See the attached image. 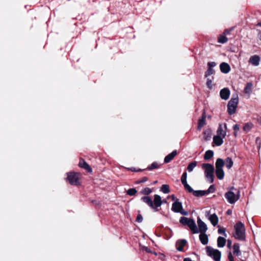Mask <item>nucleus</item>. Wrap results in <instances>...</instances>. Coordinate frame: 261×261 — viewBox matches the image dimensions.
Instances as JSON below:
<instances>
[{"mask_svg":"<svg viewBox=\"0 0 261 261\" xmlns=\"http://www.w3.org/2000/svg\"><path fill=\"white\" fill-rule=\"evenodd\" d=\"M197 224L199 227L198 232H200L201 233H205L207 230V226L199 217L197 218Z\"/></svg>","mask_w":261,"mask_h":261,"instance_id":"11","label":"nucleus"},{"mask_svg":"<svg viewBox=\"0 0 261 261\" xmlns=\"http://www.w3.org/2000/svg\"><path fill=\"white\" fill-rule=\"evenodd\" d=\"M181 209H182V205L181 202L176 201L172 203L171 210L173 212L178 213Z\"/></svg>","mask_w":261,"mask_h":261,"instance_id":"14","label":"nucleus"},{"mask_svg":"<svg viewBox=\"0 0 261 261\" xmlns=\"http://www.w3.org/2000/svg\"><path fill=\"white\" fill-rule=\"evenodd\" d=\"M199 240L201 243L204 245H206L208 242V236L205 233H200L199 234Z\"/></svg>","mask_w":261,"mask_h":261,"instance_id":"25","label":"nucleus"},{"mask_svg":"<svg viewBox=\"0 0 261 261\" xmlns=\"http://www.w3.org/2000/svg\"><path fill=\"white\" fill-rule=\"evenodd\" d=\"M228 41V39L223 35H221L218 38V42L220 43H225Z\"/></svg>","mask_w":261,"mask_h":261,"instance_id":"35","label":"nucleus"},{"mask_svg":"<svg viewBox=\"0 0 261 261\" xmlns=\"http://www.w3.org/2000/svg\"><path fill=\"white\" fill-rule=\"evenodd\" d=\"M237 133H238V132H234V136H237Z\"/></svg>","mask_w":261,"mask_h":261,"instance_id":"56","label":"nucleus"},{"mask_svg":"<svg viewBox=\"0 0 261 261\" xmlns=\"http://www.w3.org/2000/svg\"><path fill=\"white\" fill-rule=\"evenodd\" d=\"M216 66V63L215 62H209L207 63L208 69L205 72L204 76L205 77L212 75L215 73L213 67Z\"/></svg>","mask_w":261,"mask_h":261,"instance_id":"10","label":"nucleus"},{"mask_svg":"<svg viewBox=\"0 0 261 261\" xmlns=\"http://www.w3.org/2000/svg\"><path fill=\"white\" fill-rule=\"evenodd\" d=\"M224 165V161L222 159L218 158L217 159L215 163L216 169H223Z\"/></svg>","mask_w":261,"mask_h":261,"instance_id":"27","label":"nucleus"},{"mask_svg":"<svg viewBox=\"0 0 261 261\" xmlns=\"http://www.w3.org/2000/svg\"><path fill=\"white\" fill-rule=\"evenodd\" d=\"M161 191L165 193L168 194L170 192L169 186L168 185L165 184L163 185L161 188Z\"/></svg>","mask_w":261,"mask_h":261,"instance_id":"33","label":"nucleus"},{"mask_svg":"<svg viewBox=\"0 0 261 261\" xmlns=\"http://www.w3.org/2000/svg\"><path fill=\"white\" fill-rule=\"evenodd\" d=\"M145 251H146L147 252H151V251H150V249H149V248H147V247H145Z\"/></svg>","mask_w":261,"mask_h":261,"instance_id":"52","label":"nucleus"},{"mask_svg":"<svg viewBox=\"0 0 261 261\" xmlns=\"http://www.w3.org/2000/svg\"><path fill=\"white\" fill-rule=\"evenodd\" d=\"M179 222L184 225H187L190 228L193 233H198V228H197L195 221L193 219L182 217L179 219Z\"/></svg>","mask_w":261,"mask_h":261,"instance_id":"2","label":"nucleus"},{"mask_svg":"<svg viewBox=\"0 0 261 261\" xmlns=\"http://www.w3.org/2000/svg\"><path fill=\"white\" fill-rule=\"evenodd\" d=\"M139 171H140V169H139V170H137V172H138Z\"/></svg>","mask_w":261,"mask_h":261,"instance_id":"60","label":"nucleus"},{"mask_svg":"<svg viewBox=\"0 0 261 261\" xmlns=\"http://www.w3.org/2000/svg\"><path fill=\"white\" fill-rule=\"evenodd\" d=\"M139 171H140V169H139V170H137V172H138Z\"/></svg>","mask_w":261,"mask_h":261,"instance_id":"61","label":"nucleus"},{"mask_svg":"<svg viewBox=\"0 0 261 261\" xmlns=\"http://www.w3.org/2000/svg\"><path fill=\"white\" fill-rule=\"evenodd\" d=\"M171 197H172V200H174L175 199V198H175V196H174V195H172L171 196Z\"/></svg>","mask_w":261,"mask_h":261,"instance_id":"53","label":"nucleus"},{"mask_svg":"<svg viewBox=\"0 0 261 261\" xmlns=\"http://www.w3.org/2000/svg\"><path fill=\"white\" fill-rule=\"evenodd\" d=\"M254 126V125L251 122H248L245 124L243 126V130L245 132H249Z\"/></svg>","mask_w":261,"mask_h":261,"instance_id":"30","label":"nucleus"},{"mask_svg":"<svg viewBox=\"0 0 261 261\" xmlns=\"http://www.w3.org/2000/svg\"><path fill=\"white\" fill-rule=\"evenodd\" d=\"M197 165V162L196 161L193 162L191 163H190L188 167H187V170L189 172H192L194 168Z\"/></svg>","mask_w":261,"mask_h":261,"instance_id":"34","label":"nucleus"},{"mask_svg":"<svg viewBox=\"0 0 261 261\" xmlns=\"http://www.w3.org/2000/svg\"><path fill=\"white\" fill-rule=\"evenodd\" d=\"M141 200L146 203L148 205H149L151 208H154V206L153 204V201L152 199L149 196H143L141 198Z\"/></svg>","mask_w":261,"mask_h":261,"instance_id":"21","label":"nucleus"},{"mask_svg":"<svg viewBox=\"0 0 261 261\" xmlns=\"http://www.w3.org/2000/svg\"><path fill=\"white\" fill-rule=\"evenodd\" d=\"M224 163H225L226 168L228 169H230L233 165V162L231 158L230 157H227L225 159Z\"/></svg>","mask_w":261,"mask_h":261,"instance_id":"29","label":"nucleus"},{"mask_svg":"<svg viewBox=\"0 0 261 261\" xmlns=\"http://www.w3.org/2000/svg\"><path fill=\"white\" fill-rule=\"evenodd\" d=\"M206 86L207 87V88L210 89H212L213 87H212V80L210 79H207V81H206Z\"/></svg>","mask_w":261,"mask_h":261,"instance_id":"43","label":"nucleus"},{"mask_svg":"<svg viewBox=\"0 0 261 261\" xmlns=\"http://www.w3.org/2000/svg\"><path fill=\"white\" fill-rule=\"evenodd\" d=\"M193 194L196 197H200L206 195L205 190H194Z\"/></svg>","mask_w":261,"mask_h":261,"instance_id":"32","label":"nucleus"},{"mask_svg":"<svg viewBox=\"0 0 261 261\" xmlns=\"http://www.w3.org/2000/svg\"><path fill=\"white\" fill-rule=\"evenodd\" d=\"M228 258L229 261H234L232 253L231 252H229L228 253Z\"/></svg>","mask_w":261,"mask_h":261,"instance_id":"48","label":"nucleus"},{"mask_svg":"<svg viewBox=\"0 0 261 261\" xmlns=\"http://www.w3.org/2000/svg\"><path fill=\"white\" fill-rule=\"evenodd\" d=\"M139 171H140V169H139V170H137V172H138Z\"/></svg>","mask_w":261,"mask_h":261,"instance_id":"59","label":"nucleus"},{"mask_svg":"<svg viewBox=\"0 0 261 261\" xmlns=\"http://www.w3.org/2000/svg\"><path fill=\"white\" fill-rule=\"evenodd\" d=\"M178 213H180L181 215L184 216H187L188 215V212L185 210H184L183 208L181 209V210H180V212H178Z\"/></svg>","mask_w":261,"mask_h":261,"instance_id":"49","label":"nucleus"},{"mask_svg":"<svg viewBox=\"0 0 261 261\" xmlns=\"http://www.w3.org/2000/svg\"><path fill=\"white\" fill-rule=\"evenodd\" d=\"M224 138V137L217 135L213 137V142L217 146H221L223 143Z\"/></svg>","mask_w":261,"mask_h":261,"instance_id":"18","label":"nucleus"},{"mask_svg":"<svg viewBox=\"0 0 261 261\" xmlns=\"http://www.w3.org/2000/svg\"><path fill=\"white\" fill-rule=\"evenodd\" d=\"M231 241L228 240V241H227V247L230 248L231 247Z\"/></svg>","mask_w":261,"mask_h":261,"instance_id":"51","label":"nucleus"},{"mask_svg":"<svg viewBox=\"0 0 261 261\" xmlns=\"http://www.w3.org/2000/svg\"><path fill=\"white\" fill-rule=\"evenodd\" d=\"M202 167L204 169V174L207 180L210 183H212L214 181V168L213 166L208 163L203 164Z\"/></svg>","mask_w":261,"mask_h":261,"instance_id":"4","label":"nucleus"},{"mask_svg":"<svg viewBox=\"0 0 261 261\" xmlns=\"http://www.w3.org/2000/svg\"><path fill=\"white\" fill-rule=\"evenodd\" d=\"M233 129L234 132H238L240 129V126L238 124H235L233 126Z\"/></svg>","mask_w":261,"mask_h":261,"instance_id":"50","label":"nucleus"},{"mask_svg":"<svg viewBox=\"0 0 261 261\" xmlns=\"http://www.w3.org/2000/svg\"><path fill=\"white\" fill-rule=\"evenodd\" d=\"M219 229H218V233L219 234H223L225 237H226V234L225 233V229L224 228H221L219 226H218Z\"/></svg>","mask_w":261,"mask_h":261,"instance_id":"42","label":"nucleus"},{"mask_svg":"<svg viewBox=\"0 0 261 261\" xmlns=\"http://www.w3.org/2000/svg\"><path fill=\"white\" fill-rule=\"evenodd\" d=\"M152 191L149 188H145L144 189H143L141 192V193L143 194H144V195H149V194H150L151 193Z\"/></svg>","mask_w":261,"mask_h":261,"instance_id":"40","label":"nucleus"},{"mask_svg":"<svg viewBox=\"0 0 261 261\" xmlns=\"http://www.w3.org/2000/svg\"><path fill=\"white\" fill-rule=\"evenodd\" d=\"M79 165L80 167L87 170L89 172H92V170L90 166L83 160H81Z\"/></svg>","mask_w":261,"mask_h":261,"instance_id":"20","label":"nucleus"},{"mask_svg":"<svg viewBox=\"0 0 261 261\" xmlns=\"http://www.w3.org/2000/svg\"><path fill=\"white\" fill-rule=\"evenodd\" d=\"M220 69L222 73L226 74L230 71V67L228 63L223 62L220 65Z\"/></svg>","mask_w":261,"mask_h":261,"instance_id":"15","label":"nucleus"},{"mask_svg":"<svg viewBox=\"0 0 261 261\" xmlns=\"http://www.w3.org/2000/svg\"><path fill=\"white\" fill-rule=\"evenodd\" d=\"M137 192L135 188H130L127 190V194L129 196H133L136 194Z\"/></svg>","mask_w":261,"mask_h":261,"instance_id":"37","label":"nucleus"},{"mask_svg":"<svg viewBox=\"0 0 261 261\" xmlns=\"http://www.w3.org/2000/svg\"><path fill=\"white\" fill-rule=\"evenodd\" d=\"M234 238L240 241L245 239V228L244 225L241 222H238L234 225Z\"/></svg>","mask_w":261,"mask_h":261,"instance_id":"1","label":"nucleus"},{"mask_svg":"<svg viewBox=\"0 0 261 261\" xmlns=\"http://www.w3.org/2000/svg\"><path fill=\"white\" fill-rule=\"evenodd\" d=\"M233 254L237 256L241 255L242 253L240 250V245L238 243H234L232 247Z\"/></svg>","mask_w":261,"mask_h":261,"instance_id":"23","label":"nucleus"},{"mask_svg":"<svg viewBox=\"0 0 261 261\" xmlns=\"http://www.w3.org/2000/svg\"><path fill=\"white\" fill-rule=\"evenodd\" d=\"M249 61L253 65L257 66L259 64L260 57L257 55L252 56L250 57Z\"/></svg>","mask_w":261,"mask_h":261,"instance_id":"17","label":"nucleus"},{"mask_svg":"<svg viewBox=\"0 0 261 261\" xmlns=\"http://www.w3.org/2000/svg\"><path fill=\"white\" fill-rule=\"evenodd\" d=\"M214 155V152L211 150H207L204 155V159L205 160H208L211 159Z\"/></svg>","mask_w":261,"mask_h":261,"instance_id":"31","label":"nucleus"},{"mask_svg":"<svg viewBox=\"0 0 261 261\" xmlns=\"http://www.w3.org/2000/svg\"><path fill=\"white\" fill-rule=\"evenodd\" d=\"M215 191V188L214 185H211L207 190H205L206 194H208L211 193H213Z\"/></svg>","mask_w":261,"mask_h":261,"instance_id":"41","label":"nucleus"},{"mask_svg":"<svg viewBox=\"0 0 261 261\" xmlns=\"http://www.w3.org/2000/svg\"><path fill=\"white\" fill-rule=\"evenodd\" d=\"M230 213H231V211H230V210H228V211H227V214L228 215L230 214Z\"/></svg>","mask_w":261,"mask_h":261,"instance_id":"55","label":"nucleus"},{"mask_svg":"<svg viewBox=\"0 0 261 261\" xmlns=\"http://www.w3.org/2000/svg\"><path fill=\"white\" fill-rule=\"evenodd\" d=\"M206 216L208 218L212 224L215 226L218 223V217L216 214H211L210 212H206Z\"/></svg>","mask_w":261,"mask_h":261,"instance_id":"9","label":"nucleus"},{"mask_svg":"<svg viewBox=\"0 0 261 261\" xmlns=\"http://www.w3.org/2000/svg\"><path fill=\"white\" fill-rule=\"evenodd\" d=\"M259 39L261 41V35H260V36L259 37Z\"/></svg>","mask_w":261,"mask_h":261,"instance_id":"58","label":"nucleus"},{"mask_svg":"<svg viewBox=\"0 0 261 261\" xmlns=\"http://www.w3.org/2000/svg\"><path fill=\"white\" fill-rule=\"evenodd\" d=\"M220 97L224 100L228 99L230 96V90L227 88H224L220 90Z\"/></svg>","mask_w":261,"mask_h":261,"instance_id":"13","label":"nucleus"},{"mask_svg":"<svg viewBox=\"0 0 261 261\" xmlns=\"http://www.w3.org/2000/svg\"><path fill=\"white\" fill-rule=\"evenodd\" d=\"M182 185H184L185 189L187 190L188 192L193 193L194 190L189 184H188L187 182H186V184H183Z\"/></svg>","mask_w":261,"mask_h":261,"instance_id":"36","label":"nucleus"},{"mask_svg":"<svg viewBox=\"0 0 261 261\" xmlns=\"http://www.w3.org/2000/svg\"><path fill=\"white\" fill-rule=\"evenodd\" d=\"M252 87L253 84L251 82L247 83L244 89V92L248 95H250V94L252 93Z\"/></svg>","mask_w":261,"mask_h":261,"instance_id":"24","label":"nucleus"},{"mask_svg":"<svg viewBox=\"0 0 261 261\" xmlns=\"http://www.w3.org/2000/svg\"><path fill=\"white\" fill-rule=\"evenodd\" d=\"M153 204V206H154V208L155 207V208L159 207L162 205V199H161V197L160 195H157V194L154 195Z\"/></svg>","mask_w":261,"mask_h":261,"instance_id":"16","label":"nucleus"},{"mask_svg":"<svg viewBox=\"0 0 261 261\" xmlns=\"http://www.w3.org/2000/svg\"><path fill=\"white\" fill-rule=\"evenodd\" d=\"M187 173L186 172H184L181 177V182L182 184H186L187 182Z\"/></svg>","mask_w":261,"mask_h":261,"instance_id":"39","label":"nucleus"},{"mask_svg":"<svg viewBox=\"0 0 261 261\" xmlns=\"http://www.w3.org/2000/svg\"><path fill=\"white\" fill-rule=\"evenodd\" d=\"M257 26H259V27H261V21L260 22H259L257 23L256 24Z\"/></svg>","mask_w":261,"mask_h":261,"instance_id":"54","label":"nucleus"},{"mask_svg":"<svg viewBox=\"0 0 261 261\" xmlns=\"http://www.w3.org/2000/svg\"><path fill=\"white\" fill-rule=\"evenodd\" d=\"M148 180V178L146 176L143 177L141 179L136 181L137 184L143 183L147 181Z\"/></svg>","mask_w":261,"mask_h":261,"instance_id":"44","label":"nucleus"},{"mask_svg":"<svg viewBox=\"0 0 261 261\" xmlns=\"http://www.w3.org/2000/svg\"><path fill=\"white\" fill-rule=\"evenodd\" d=\"M206 133H207L208 135H207V136H206V137H204V139H205V140H209V139H210V138H211V132H210V130H206V131H204V132H203V134H204V135H205Z\"/></svg>","mask_w":261,"mask_h":261,"instance_id":"45","label":"nucleus"},{"mask_svg":"<svg viewBox=\"0 0 261 261\" xmlns=\"http://www.w3.org/2000/svg\"><path fill=\"white\" fill-rule=\"evenodd\" d=\"M143 221V217L141 214H138L137 216L136 221L141 223Z\"/></svg>","mask_w":261,"mask_h":261,"instance_id":"46","label":"nucleus"},{"mask_svg":"<svg viewBox=\"0 0 261 261\" xmlns=\"http://www.w3.org/2000/svg\"><path fill=\"white\" fill-rule=\"evenodd\" d=\"M79 174L75 172H69L67 173V179L70 184L77 185L79 184Z\"/></svg>","mask_w":261,"mask_h":261,"instance_id":"7","label":"nucleus"},{"mask_svg":"<svg viewBox=\"0 0 261 261\" xmlns=\"http://www.w3.org/2000/svg\"><path fill=\"white\" fill-rule=\"evenodd\" d=\"M226 244V240L224 238L219 237L217 239V246L219 248L223 247Z\"/></svg>","mask_w":261,"mask_h":261,"instance_id":"28","label":"nucleus"},{"mask_svg":"<svg viewBox=\"0 0 261 261\" xmlns=\"http://www.w3.org/2000/svg\"><path fill=\"white\" fill-rule=\"evenodd\" d=\"M206 252L208 256L211 257L215 261H219L221 259V253L218 250L211 246L206 247Z\"/></svg>","mask_w":261,"mask_h":261,"instance_id":"5","label":"nucleus"},{"mask_svg":"<svg viewBox=\"0 0 261 261\" xmlns=\"http://www.w3.org/2000/svg\"><path fill=\"white\" fill-rule=\"evenodd\" d=\"M215 173L218 179L221 180L224 178V172L223 169H216Z\"/></svg>","mask_w":261,"mask_h":261,"instance_id":"26","label":"nucleus"},{"mask_svg":"<svg viewBox=\"0 0 261 261\" xmlns=\"http://www.w3.org/2000/svg\"><path fill=\"white\" fill-rule=\"evenodd\" d=\"M159 167L158 164L156 162L152 163L148 168L147 169L149 170L157 169Z\"/></svg>","mask_w":261,"mask_h":261,"instance_id":"38","label":"nucleus"},{"mask_svg":"<svg viewBox=\"0 0 261 261\" xmlns=\"http://www.w3.org/2000/svg\"><path fill=\"white\" fill-rule=\"evenodd\" d=\"M177 154V151L176 150H173L171 153L168 154L167 156H165L164 158V163H168L171 161H172L173 158L175 156V155Z\"/></svg>","mask_w":261,"mask_h":261,"instance_id":"19","label":"nucleus"},{"mask_svg":"<svg viewBox=\"0 0 261 261\" xmlns=\"http://www.w3.org/2000/svg\"><path fill=\"white\" fill-rule=\"evenodd\" d=\"M206 116L205 112H203L202 115L200 118L198 120V129H201V127L203 126L205 124Z\"/></svg>","mask_w":261,"mask_h":261,"instance_id":"22","label":"nucleus"},{"mask_svg":"<svg viewBox=\"0 0 261 261\" xmlns=\"http://www.w3.org/2000/svg\"><path fill=\"white\" fill-rule=\"evenodd\" d=\"M232 30H233V28L229 29H226V30H225L223 33L225 35H229V34H230L231 31H232Z\"/></svg>","mask_w":261,"mask_h":261,"instance_id":"47","label":"nucleus"},{"mask_svg":"<svg viewBox=\"0 0 261 261\" xmlns=\"http://www.w3.org/2000/svg\"><path fill=\"white\" fill-rule=\"evenodd\" d=\"M238 103V95H233L227 104V112L229 115H231L235 113Z\"/></svg>","mask_w":261,"mask_h":261,"instance_id":"3","label":"nucleus"},{"mask_svg":"<svg viewBox=\"0 0 261 261\" xmlns=\"http://www.w3.org/2000/svg\"><path fill=\"white\" fill-rule=\"evenodd\" d=\"M227 127L226 123H220L219 124L218 129L217 130V135L225 137L226 136Z\"/></svg>","mask_w":261,"mask_h":261,"instance_id":"8","label":"nucleus"},{"mask_svg":"<svg viewBox=\"0 0 261 261\" xmlns=\"http://www.w3.org/2000/svg\"><path fill=\"white\" fill-rule=\"evenodd\" d=\"M157 182H158V180H155V181H153V184H156Z\"/></svg>","mask_w":261,"mask_h":261,"instance_id":"57","label":"nucleus"},{"mask_svg":"<svg viewBox=\"0 0 261 261\" xmlns=\"http://www.w3.org/2000/svg\"><path fill=\"white\" fill-rule=\"evenodd\" d=\"M187 241L185 239L178 240L176 242V248L179 251H184V247L187 245Z\"/></svg>","mask_w":261,"mask_h":261,"instance_id":"12","label":"nucleus"},{"mask_svg":"<svg viewBox=\"0 0 261 261\" xmlns=\"http://www.w3.org/2000/svg\"><path fill=\"white\" fill-rule=\"evenodd\" d=\"M224 196L228 203L233 204L240 198L239 191H238V194H235L232 191H228L225 193Z\"/></svg>","mask_w":261,"mask_h":261,"instance_id":"6","label":"nucleus"}]
</instances>
